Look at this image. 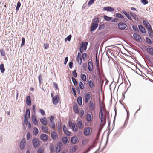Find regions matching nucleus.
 Wrapping results in <instances>:
<instances>
[{"instance_id":"nucleus-1","label":"nucleus","mask_w":153,"mask_h":153,"mask_svg":"<svg viewBox=\"0 0 153 153\" xmlns=\"http://www.w3.org/2000/svg\"><path fill=\"white\" fill-rule=\"evenodd\" d=\"M41 143V142L38 138L34 137L32 140L33 146L35 148H39L40 146Z\"/></svg>"},{"instance_id":"nucleus-2","label":"nucleus","mask_w":153,"mask_h":153,"mask_svg":"<svg viewBox=\"0 0 153 153\" xmlns=\"http://www.w3.org/2000/svg\"><path fill=\"white\" fill-rule=\"evenodd\" d=\"M100 114L101 116L100 117V119H101V122L103 124V125H104L106 123V118H103V113L102 112V108L100 107Z\"/></svg>"},{"instance_id":"nucleus-3","label":"nucleus","mask_w":153,"mask_h":153,"mask_svg":"<svg viewBox=\"0 0 153 153\" xmlns=\"http://www.w3.org/2000/svg\"><path fill=\"white\" fill-rule=\"evenodd\" d=\"M59 96L58 95H56L54 97H53L52 101L53 103L55 105H56L58 103Z\"/></svg>"},{"instance_id":"nucleus-4","label":"nucleus","mask_w":153,"mask_h":153,"mask_svg":"<svg viewBox=\"0 0 153 153\" xmlns=\"http://www.w3.org/2000/svg\"><path fill=\"white\" fill-rule=\"evenodd\" d=\"M127 25L123 22H120L118 24V27L119 28L122 30H124L126 27Z\"/></svg>"},{"instance_id":"nucleus-5","label":"nucleus","mask_w":153,"mask_h":153,"mask_svg":"<svg viewBox=\"0 0 153 153\" xmlns=\"http://www.w3.org/2000/svg\"><path fill=\"white\" fill-rule=\"evenodd\" d=\"M26 140L23 138L21 141L20 144V147L21 150H23L25 148V145Z\"/></svg>"},{"instance_id":"nucleus-6","label":"nucleus","mask_w":153,"mask_h":153,"mask_svg":"<svg viewBox=\"0 0 153 153\" xmlns=\"http://www.w3.org/2000/svg\"><path fill=\"white\" fill-rule=\"evenodd\" d=\"M130 13L131 16L133 17L135 20L137 22H139V19L138 18V16L135 13H134L132 11H130Z\"/></svg>"},{"instance_id":"nucleus-7","label":"nucleus","mask_w":153,"mask_h":153,"mask_svg":"<svg viewBox=\"0 0 153 153\" xmlns=\"http://www.w3.org/2000/svg\"><path fill=\"white\" fill-rule=\"evenodd\" d=\"M40 138L43 141H46L48 140V136L45 134H42L40 136Z\"/></svg>"},{"instance_id":"nucleus-8","label":"nucleus","mask_w":153,"mask_h":153,"mask_svg":"<svg viewBox=\"0 0 153 153\" xmlns=\"http://www.w3.org/2000/svg\"><path fill=\"white\" fill-rule=\"evenodd\" d=\"M122 13H123L129 20L131 21L132 20V19L130 14V13L127 12L124 10H123L122 11Z\"/></svg>"},{"instance_id":"nucleus-9","label":"nucleus","mask_w":153,"mask_h":153,"mask_svg":"<svg viewBox=\"0 0 153 153\" xmlns=\"http://www.w3.org/2000/svg\"><path fill=\"white\" fill-rule=\"evenodd\" d=\"M88 70L91 72L93 69V64L92 61H89L88 64Z\"/></svg>"},{"instance_id":"nucleus-10","label":"nucleus","mask_w":153,"mask_h":153,"mask_svg":"<svg viewBox=\"0 0 153 153\" xmlns=\"http://www.w3.org/2000/svg\"><path fill=\"white\" fill-rule=\"evenodd\" d=\"M63 131L65 134L68 136H70V132H69L67 128H66L65 125H64L63 126Z\"/></svg>"},{"instance_id":"nucleus-11","label":"nucleus","mask_w":153,"mask_h":153,"mask_svg":"<svg viewBox=\"0 0 153 153\" xmlns=\"http://www.w3.org/2000/svg\"><path fill=\"white\" fill-rule=\"evenodd\" d=\"M147 52L151 56H153V48L150 47L146 48Z\"/></svg>"},{"instance_id":"nucleus-12","label":"nucleus","mask_w":153,"mask_h":153,"mask_svg":"<svg viewBox=\"0 0 153 153\" xmlns=\"http://www.w3.org/2000/svg\"><path fill=\"white\" fill-rule=\"evenodd\" d=\"M51 136L52 139L55 140L58 138V136L56 132L53 131L51 133Z\"/></svg>"},{"instance_id":"nucleus-13","label":"nucleus","mask_w":153,"mask_h":153,"mask_svg":"<svg viewBox=\"0 0 153 153\" xmlns=\"http://www.w3.org/2000/svg\"><path fill=\"white\" fill-rule=\"evenodd\" d=\"M103 10L108 12H113L114 10V9L110 6H107L103 8Z\"/></svg>"},{"instance_id":"nucleus-14","label":"nucleus","mask_w":153,"mask_h":153,"mask_svg":"<svg viewBox=\"0 0 153 153\" xmlns=\"http://www.w3.org/2000/svg\"><path fill=\"white\" fill-rule=\"evenodd\" d=\"M98 26V24L97 23H93L91 26V31H93L97 28Z\"/></svg>"},{"instance_id":"nucleus-15","label":"nucleus","mask_w":153,"mask_h":153,"mask_svg":"<svg viewBox=\"0 0 153 153\" xmlns=\"http://www.w3.org/2000/svg\"><path fill=\"white\" fill-rule=\"evenodd\" d=\"M41 123L44 125H46L48 124V123L46 118L45 117H44L43 118H41L40 119Z\"/></svg>"},{"instance_id":"nucleus-16","label":"nucleus","mask_w":153,"mask_h":153,"mask_svg":"<svg viewBox=\"0 0 153 153\" xmlns=\"http://www.w3.org/2000/svg\"><path fill=\"white\" fill-rule=\"evenodd\" d=\"M90 128L89 127L85 128L83 131L84 134L87 135H89L90 132Z\"/></svg>"},{"instance_id":"nucleus-17","label":"nucleus","mask_w":153,"mask_h":153,"mask_svg":"<svg viewBox=\"0 0 153 153\" xmlns=\"http://www.w3.org/2000/svg\"><path fill=\"white\" fill-rule=\"evenodd\" d=\"M88 44V42H82V43L81 47L83 48L84 50L85 51L87 49Z\"/></svg>"},{"instance_id":"nucleus-18","label":"nucleus","mask_w":153,"mask_h":153,"mask_svg":"<svg viewBox=\"0 0 153 153\" xmlns=\"http://www.w3.org/2000/svg\"><path fill=\"white\" fill-rule=\"evenodd\" d=\"M133 37L137 41H139L141 39V37L137 33H134L133 35Z\"/></svg>"},{"instance_id":"nucleus-19","label":"nucleus","mask_w":153,"mask_h":153,"mask_svg":"<svg viewBox=\"0 0 153 153\" xmlns=\"http://www.w3.org/2000/svg\"><path fill=\"white\" fill-rule=\"evenodd\" d=\"M138 27L140 31L142 33H146L145 28L142 25H139Z\"/></svg>"},{"instance_id":"nucleus-20","label":"nucleus","mask_w":153,"mask_h":153,"mask_svg":"<svg viewBox=\"0 0 153 153\" xmlns=\"http://www.w3.org/2000/svg\"><path fill=\"white\" fill-rule=\"evenodd\" d=\"M73 108L74 112L76 114L78 113L79 112V110L77 105L76 104L74 105Z\"/></svg>"},{"instance_id":"nucleus-21","label":"nucleus","mask_w":153,"mask_h":153,"mask_svg":"<svg viewBox=\"0 0 153 153\" xmlns=\"http://www.w3.org/2000/svg\"><path fill=\"white\" fill-rule=\"evenodd\" d=\"M143 24L145 25V26L146 27L147 29H148L149 28L151 27L149 23L148 22L146 21V20H143Z\"/></svg>"},{"instance_id":"nucleus-22","label":"nucleus","mask_w":153,"mask_h":153,"mask_svg":"<svg viewBox=\"0 0 153 153\" xmlns=\"http://www.w3.org/2000/svg\"><path fill=\"white\" fill-rule=\"evenodd\" d=\"M26 102L27 105L28 106H30L31 104V101L30 97L29 96H27L26 97Z\"/></svg>"},{"instance_id":"nucleus-23","label":"nucleus","mask_w":153,"mask_h":153,"mask_svg":"<svg viewBox=\"0 0 153 153\" xmlns=\"http://www.w3.org/2000/svg\"><path fill=\"white\" fill-rule=\"evenodd\" d=\"M32 121L34 125H37L38 124V120L34 115H32Z\"/></svg>"},{"instance_id":"nucleus-24","label":"nucleus","mask_w":153,"mask_h":153,"mask_svg":"<svg viewBox=\"0 0 153 153\" xmlns=\"http://www.w3.org/2000/svg\"><path fill=\"white\" fill-rule=\"evenodd\" d=\"M49 126L51 128L54 129L55 127V124L54 122V121L50 122Z\"/></svg>"},{"instance_id":"nucleus-25","label":"nucleus","mask_w":153,"mask_h":153,"mask_svg":"<svg viewBox=\"0 0 153 153\" xmlns=\"http://www.w3.org/2000/svg\"><path fill=\"white\" fill-rule=\"evenodd\" d=\"M89 108L90 110L92 111L94 110V104L92 101H91L89 104Z\"/></svg>"},{"instance_id":"nucleus-26","label":"nucleus","mask_w":153,"mask_h":153,"mask_svg":"<svg viewBox=\"0 0 153 153\" xmlns=\"http://www.w3.org/2000/svg\"><path fill=\"white\" fill-rule=\"evenodd\" d=\"M91 96L90 94H87L85 96V103H87L89 102L88 101L90 100Z\"/></svg>"},{"instance_id":"nucleus-27","label":"nucleus","mask_w":153,"mask_h":153,"mask_svg":"<svg viewBox=\"0 0 153 153\" xmlns=\"http://www.w3.org/2000/svg\"><path fill=\"white\" fill-rule=\"evenodd\" d=\"M148 33L149 36L150 37H152L153 36L152 32L153 30L151 27L149 28L148 29Z\"/></svg>"},{"instance_id":"nucleus-28","label":"nucleus","mask_w":153,"mask_h":153,"mask_svg":"<svg viewBox=\"0 0 153 153\" xmlns=\"http://www.w3.org/2000/svg\"><path fill=\"white\" fill-rule=\"evenodd\" d=\"M71 128L75 132L77 131L78 130V128H77V126L76 124L75 123H74V124H73Z\"/></svg>"},{"instance_id":"nucleus-29","label":"nucleus","mask_w":153,"mask_h":153,"mask_svg":"<svg viewBox=\"0 0 153 153\" xmlns=\"http://www.w3.org/2000/svg\"><path fill=\"white\" fill-rule=\"evenodd\" d=\"M77 102L78 104L81 105L82 104V99L81 96H79L77 99Z\"/></svg>"},{"instance_id":"nucleus-30","label":"nucleus","mask_w":153,"mask_h":153,"mask_svg":"<svg viewBox=\"0 0 153 153\" xmlns=\"http://www.w3.org/2000/svg\"><path fill=\"white\" fill-rule=\"evenodd\" d=\"M27 115H28V117L30 118V110L29 109H27L26 110L25 114L24 116L27 117Z\"/></svg>"},{"instance_id":"nucleus-31","label":"nucleus","mask_w":153,"mask_h":153,"mask_svg":"<svg viewBox=\"0 0 153 153\" xmlns=\"http://www.w3.org/2000/svg\"><path fill=\"white\" fill-rule=\"evenodd\" d=\"M77 126L79 129H82L83 127L82 126V123L81 121H78L77 122Z\"/></svg>"},{"instance_id":"nucleus-32","label":"nucleus","mask_w":153,"mask_h":153,"mask_svg":"<svg viewBox=\"0 0 153 153\" xmlns=\"http://www.w3.org/2000/svg\"><path fill=\"white\" fill-rule=\"evenodd\" d=\"M42 130L44 131V132L45 133H48V128L45 126H41Z\"/></svg>"},{"instance_id":"nucleus-33","label":"nucleus","mask_w":153,"mask_h":153,"mask_svg":"<svg viewBox=\"0 0 153 153\" xmlns=\"http://www.w3.org/2000/svg\"><path fill=\"white\" fill-rule=\"evenodd\" d=\"M0 70L2 73H4L5 71V68L4 64H1L0 65Z\"/></svg>"},{"instance_id":"nucleus-34","label":"nucleus","mask_w":153,"mask_h":153,"mask_svg":"<svg viewBox=\"0 0 153 153\" xmlns=\"http://www.w3.org/2000/svg\"><path fill=\"white\" fill-rule=\"evenodd\" d=\"M77 140V138L75 137H73L71 139V142L73 144L75 143Z\"/></svg>"},{"instance_id":"nucleus-35","label":"nucleus","mask_w":153,"mask_h":153,"mask_svg":"<svg viewBox=\"0 0 153 153\" xmlns=\"http://www.w3.org/2000/svg\"><path fill=\"white\" fill-rule=\"evenodd\" d=\"M61 147L59 145H56L55 146V151L57 152H58L60 151Z\"/></svg>"},{"instance_id":"nucleus-36","label":"nucleus","mask_w":153,"mask_h":153,"mask_svg":"<svg viewBox=\"0 0 153 153\" xmlns=\"http://www.w3.org/2000/svg\"><path fill=\"white\" fill-rule=\"evenodd\" d=\"M104 18L105 20L107 21H109L112 19V17H109L105 15H104Z\"/></svg>"},{"instance_id":"nucleus-37","label":"nucleus","mask_w":153,"mask_h":153,"mask_svg":"<svg viewBox=\"0 0 153 153\" xmlns=\"http://www.w3.org/2000/svg\"><path fill=\"white\" fill-rule=\"evenodd\" d=\"M78 146L76 145H74L72 146L71 148V150L72 152H74L76 151L77 148Z\"/></svg>"},{"instance_id":"nucleus-38","label":"nucleus","mask_w":153,"mask_h":153,"mask_svg":"<svg viewBox=\"0 0 153 153\" xmlns=\"http://www.w3.org/2000/svg\"><path fill=\"white\" fill-rule=\"evenodd\" d=\"M88 84L89 86L91 88H93L94 86V84L93 83L92 80H90L89 81Z\"/></svg>"},{"instance_id":"nucleus-39","label":"nucleus","mask_w":153,"mask_h":153,"mask_svg":"<svg viewBox=\"0 0 153 153\" xmlns=\"http://www.w3.org/2000/svg\"><path fill=\"white\" fill-rule=\"evenodd\" d=\"M71 79L74 85L76 86L78 85V83L76 79L73 77L71 78Z\"/></svg>"},{"instance_id":"nucleus-40","label":"nucleus","mask_w":153,"mask_h":153,"mask_svg":"<svg viewBox=\"0 0 153 153\" xmlns=\"http://www.w3.org/2000/svg\"><path fill=\"white\" fill-rule=\"evenodd\" d=\"M86 120L88 121H90L91 119V114H87L86 117Z\"/></svg>"},{"instance_id":"nucleus-41","label":"nucleus","mask_w":153,"mask_h":153,"mask_svg":"<svg viewBox=\"0 0 153 153\" xmlns=\"http://www.w3.org/2000/svg\"><path fill=\"white\" fill-rule=\"evenodd\" d=\"M39 133V131L37 128L36 127H34L33 128V134L35 135H36Z\"/></svg>"},{"instance_id":"nucleus-42","label":"nucleus","mask_w":153,"mask_h":153,"mask_svg":"<svg viewBox=\"0 0 153 153\" xmlns=\"http://www.w3.org/2000/svg\"><path fill=\"white\" fill-rule=\"evenodd\" d=\"M62 140L63 143L64 144H66L68 142V138L66 137H62Z\"/></svg>"},{"instance_id":"nucleus-43","label":"nucleus","mask_w":153,"mask_h":153,"mask_svg":"<svg viewBox=\"0 0 153 153\" xmlns=\"http://www.w3.org/2000/svg\"><path fill=\"white\" fill-rule=\"evenodd\" d=\"M146 42L149 44H152L153 42L148 37H146Z\"/></svg>"},{"instance_id":"nucleus-44","label":"nucleus","mask_w":153,"mask_h":153,"mask_svg":"<svg viewBox=\"0 0 153 153\" xmlns=\"http://www.w3.org/2000/svg\"><path fill=\"white\" fill-rule=\"evenodd\" d=\"M0 52L1 55L2 56H5V51L3 49L0 50Z\"/></svg>"},{"instance_id":"nucleus-45","label":"nucleus","mask_w":153,"mask_h":153,"mask_svg":"<svg viewBox=\"0 0 153 153\" xmlns=\"http://www.w3.org/2000/svg\"><path fill=\"white\" fill-rule=\"evenodd\" d=\"M81 78L84 81H86V76L85 74H82L81 75Z\"/></svg>"},{"instance_id":"nucleus-46","label":"nucleus","mask_w":153,"mask_h":153,"mask_svg":"<svg viewBox=\"0 0 153 153\" xmlns=\"http://www.w3.org/2000/svg\"><path fill=\"white\" fill-rule=\"evenodd\" d=\"M71 37L72 36L71 35H70L69 36H68L65 39V42L67 41V40H68L69 42L70 41Z\"/></svg>"},{"instance_id":"nucleus-47","label":"nucleus","mask_w":153,"mask_h":153,"mask_svg":"<svg viewBox=\"0 0 153 153\" xmlns=\"http://www.w3.org/2000/svg\"><path fill=\"white\" fill-rule=\"evenodd\" d=\"M79 85L81 89H83L84 88L85 86L82 82H80Z\"/></svg>"},{"instance_id":"nucleus-48","label":"nucleus","mask_w":153,"mask_h":153,"mask_svg":"<svg viewBox=\"0 0 153 153\" xmlns=\"http://www.w3.org/2000/svg\"><path fill=\"white\" fill-rule=\"evenodd\" d=\"M102 125H103V126H102L101 127V128H100L99 129V130H98V132L97 133V137H99L100 135V132H101V131L102 128L103 127V126H104L103 125V124L102 123Z\"/></svg>"},{"instance_id":"nucleus-49","label":"nucleus","mask_w":153,"mask_h":153,"mask_svg":"<svg viewBox=\"0 0 153 153\" xmlns=\"http://www.w3.org/2000/svg\"><path fill=\"white\" fill-rule=\"evenodd\" d=\"M28 117H26V116H24V123L26 125H27V123H29V122L28 121Z\"/></svg>"},{"instance_id":"nucleus-50","label":"nucleus","mask_w":153,"mask_h":153,"mask_svg":"<svg viewBox=\"0 0 153 153\" xmlns=\"http://www.w3.org/2000/svg\"><path fill=\"white\" fill-rule=\"evenodd\" d=\"M77 57V58L80 59V63H79V64H81L82 63V60L81 57V54L79 52H78V53Z\"/></svg>"},{"instance_id":"nucleus-51","label":"nucleus","mask_w":153,"mask_h":153,"mask_svg":"<svg viewBox=\"0 0 153 153\" xmlns=\"http://www.w3.org/2000/svg\"><path fill=\"white\" fill-rule=\"evenodd\" d=\"M105 27V25L104 24H102L99 26L98 27V29L99 30L103 29Z\"/></svg>"},{"instance_id":"nucleus-52","label":"nucleus","mask_w":153,"mask_h":153,"mask_svg":"<svg viewBox=\"0 0 153 153\" xmlns=\"http://www.w3.org/2000/svg\"><path fill=\"white\" fill-rule=\"evenodd\" d=\"M21 5V3L19 1H18L17 3V6L16 7V10L17 11H18L19 10Z\"/></svg>"},{"instance_id":"nucleus-53","label":"nucleus","mask_w":153,"mask_h":153,"mask_svg":"<svg viewBox=\"0 0 153 153\" xmlns=\"http://www.w3.org/2000/svg\"><path fill=\"white\" fill-rule=\"evenodd\" d=\"M22 43L21 45V47H22V46H23L25 45V38L24 37H22Z\"/></svg>"},{"instance_id":"nucleus-54","label":"nucleus","mask_w":153,"mask_h":153,"mask_svg":"<svg viewBox=\"0 0 153 153\" xmlns=\"http://www.w3.org/2000/svg\"><path fill=\"white\" fill-rule=\"evenodd\" d=\"M116 16L117 17L121 18L122 19H123L124 18V16H123L122 15L119 13H117L116 14Z\"/></svg>"},{"instance_id":"nucleus-55","label":"nucleus","mask_w":153,"mask_h":153,"mask_svg":"<svg viewBox=\"0 0 153 153\" xmlns=\"http://www.w3.org/2000/svg\"><path fill=\"white\" fill-rule=\"evenodd\" d=\"M141 2L144 5H146L148 3V1L147 0H141Z\"/></svg>"},{"instance_id":"nucleus-56","label":"nucleus","mask_w":153,"mask_h":153,"mask_svg":"<svg viewBox=\"0 0 153 153\" xmlns=\"http://www.w3.org/2000/svg\"><path fill=\"white\" fill-rule=\"evenodd\" d=\"M37 153H44V150L41 148H40L38 149Z\"/></svg>"},{"instance_id":"nucleus-57","label":"nucleus","mask_w":153,"mask_h":153,"mask_svg":"<svg viewBox=\"0 0 153 153\" xmlns=\"http://www.w3.org/2000/svg\"><path fill=\"white\" fill-rule=\"evenodd\" d=\"M72 74L74 77L76 78L77 76V74L76 71L75 70H74L72 71Z\"/></svg>"},{"instance_id":"nucleus-58","label":"nucleus","mask_w":153,"mask_h":153,"mask_svg":"<svg viewBox=\"0 0 153 153\" xmlns=\"http://www.w3.org/2000/svg\"><path fill=\"white\" fill-rule=\"evenodd\" d=\"M99 22L98 19L96 17L93 20V23H97Z\"/></svg>"},{"instance_id":"nucleus-59","label":"nucleus","mask_w":153,"mask_h":153,"mask_svg":"<svg viewBox=\"0 0 153 153\" xmlns=\"http://www.w3.org/2000/svg\"><path fill=\"white\" fill-rule=\"evenodd\" d=\"M133 30L135 31H139L138 28L137 26L133 25L132 26Z\"/></svg>"},{"instance_id":"nucleus-60","label":"nucleus","mask_w":153,"mask_h":153,"mask_svg":"<svg viewBox=\"0 0 153 153\" xmlns=\"http://www.w3.org/2000/svg\"><path fill=\"white\" fill-rule=\"evenodd\" d=\"M30 137V132H27L26 135V139L27 140H29Z\"/></svg>"},{"instance_id":"nucleus-61","label":"nucleus","mask_w":153,"mask_h":153,"mask_svg":"<svg viewBox=\"0 0 153 153\" xmlns=\"http://www.w3.org/2000/svg\"><path fill=\"white\" fill-rule=\"evenodd\" d=\"M68 126L70 128H71L72 127V125L73 124H74V123H72L70 121L68 122Z\"/></svg>"},{"instance_id":"nucleus-62","label":"nucleus","mask_w":153,"mask_h":153,"mask_svg":"<svg viewBox=\"0 0 153 153\" xmlns=\"http://www.w3.org/2000/svg\"><path fill=\"white\" fill-rule=\"evenodd\" d=\"M95 1V0H90L88 4V6L91 5Z\"/></svg>"},{"instance_id":"nucleus-63","label":"nucleus","mask_w":153,"mask_h":153,"mask_svg":"<svg viewBox=\"0 0 153 153\" xmlns=\"http://www.w3.org/2000/svg\"><path fill=\"white\" fill-rule=\"evenodd\" d=\"M73 62L71 61L69 63V67L70 69H71L73 66Z\"/></svg>"},{"instance_id":"nucleus-64","label":"nucleus","mask_w":153,"mask_h":153,"mask_svg":"<svg viewBox=\"0 0 153 153\" xmlns=\"http://www.w3.org/2000/svg\"><path fill=\"white\" fill-rule=\"evenodd\" d=\"M93 147V146H91L90 147H89L87 150H86L85 152H84L83 153H87L91 149L92 147Z\"/></svg>"}]
</instances>
